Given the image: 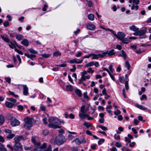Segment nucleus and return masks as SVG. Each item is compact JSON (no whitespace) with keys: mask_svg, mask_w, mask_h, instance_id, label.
<instances>
[{"mask_svg":"<svg viewBox=\"0 0 151 151\" xmlns=\"http://www.w3.org/2000/svg\"><path fill=\"white\" fill-rule=\"evenodd\" d=\"M4 122V118L3 115H0V125L3 124Z\"/></svg>","mask_w":151,"mask_h":151,"instance_id":"25","label":"nucleus"},{"mask_svg":"<svg viewBox=\"0 0 151 151\" xmlns=\"http://www.w3.org/2000/svg\"><path fill=\"white\" fill-rule=\"evenodd\" d=\"M115 36L119 40H123L125 36V34L123 32H119L117 33V35L115 34Z\"/></svg>","mask_w":151,"mask_h":151,"instance_id":"7","label":"nucleus"},{"mask_svg":"<svg viewBox=\"0 0 151 151\" xmlns=\"http://www.w3.org/2000/svg\"><path fill=\"white\" fill-rule=\"evenodd\" d=\"M118 130L119 131H118L116 132V133L117 134H120L121 133V132H122L124 130L123 128L122 127H118Z\"/></svg>","mask_w":151,"mask_h":151,"instance_id":"31","label":"nucleus"},{"mask_svg":"<svg viewBox=\"0 0 151 151\" xmlns=\"http://www.w3.org/2000/svg\"><path fill=\"white\" fill-rule=\"evenodd\" d=\"M4 132L6 133H8L9 134L11 133V131L9 129H6L4 130Z\"/></svg>","mask_w":151,"mask_h":151,"instance_id":"59","label":"nucleus"},{"mask_svg":"<svg viewBox=\"0 0 151 151\" xmlns=\"http://www.w3.org/2000/svg\"><path fill=\"white\" fill-rule=\"evenodd\" d=\"M135 143L133 142L129 144V146L130 147H133L135 146Z\"/></svg>","mask_w":151,"mask_h":151,"instance_id":"61","label":"nucleus"},{"mask_svg":"<svg viewBox=\"0 0 151 151\" xmlns=\"http://www.w3.org/2000/svg\"><path fill=\"white\" fill-rule=\"evenodd\" d=\"M114 49H112L109 51H107L106 52H103V53H105V56L106 54H108L109 56H111L114 55L115 54V53L114 52Z\"/></svg>","mask_w":151,"mask_h":151,"instance_id":"15","label":"nucleus"},{"mask_svg":"<svg viewBox=\"0 0 151 151\" xmlns=\"http://www.w3.org/2000/svg\"><path fill=\"white\" fill-rule=\"evenodd\" d=\"M104 142V139H100L98 142V144L99 145L102 144Z\"/></svg>","mask_w":151,"mask_h":151,"instance_id":"49","label":"nucleus"},{"mask_svg":"<svg viewBox=\"0 0 151 151\" xmlns=\"http://www.w3.org/2000/svg\"><path fill=\"white\" fill-rule=\"evenodd\" d=\"M5 104L7 107L10 108H12L14 105V103L8 101H6Z\"/></svg>","mask_w":151,"mask_h":151,"instance_id":"17","label":"nucleus"},{"mask_svg":"<svg viewBox=\"0 0 151 151\" xmlns=\"http://www.w3.org/2000/svg\"><path fill=\"white\" fill-rule=\"evenodd\" d=\"M22 44L25 46H28L29 45V42L26 39H24L21 42Z\"/></svg>","mask_w":151,"mask_h":151,"instance_id":"19","label":"nucleus"},{"mask_svg":"<svg viewBox=\"0 0 151 151\" xmlns=\"http://www.w3.org/2000/svg\"><path fill=\"white\" fill-rule=\"evenodd\" d=\"M14 134L10 133L6 136V138L8 139H11L14 137Z\"/></svg>","mask_w":151,"mask_h":151,"instance_id":"36","label":"nucleus"},{"mask_svg":"<svg viewBox=\"0 0 151 151\" xmlns=\"http://www.w3.org/2000/svg\"><path fill=\"white\" fill-rule=\"evenodd\" d=\"M83 60V58L81 59V60H79L77 58H75L72 60H69V63L71 64L76 63V64H80L82 63Z\"/></svg>","mask_w":151,"mask_h":151,"instance_id":"10","label":"nucleus"},{"mask_svg":"<svg viewBox=\"0 0 151 151\" xmlns=\"http://www.w3.org/2000/svg\"><path fill=\"white\" fill-rule=\"evenodd\" d=\"M35 137H32L31 138L32 141L35 145V147L37 146H39L40 145V142H37L36 141Z\"/></svg>","mask_w":151,"mask_h":151,"instance_id":"12","label":"nucleus"},{"mask_svg":"<svg viewBox=\"0 0 151 151\" xmlns=\"http://www.w3.org/2000/svg\"><path fill=\"white\" fill-rule=\"evenodd\" d=\"M0 37L5 42L7 43L10 42V40L8 37H4L2 35H1Z\"/></svg>","mask_w":151,"mask_h":151,"instance_id":"24","label":"nucleus"},{"mask_svg":"<svg viewBox=\"0 0 151 151\" xmlns=\"http://www.w3.org/2000/svg\"><path fill=\"white\" fill-rule=\"evenodd\" d=\"M94 72V70H92V68H88V70H87V72L88 73H90L91 72V73H93Z\"/></svg>","mask_w":151,"mask_h":151,"instance_id":"58","label":"nucleus"},{"mask_svg":"<svg viewBox=\"0 0 151 151\" xmlns=\"http://www.w3.org/2000/svg\"><path fill=\"white\" fill-rule=\"evenodd\" d=\"M24 55L26 56L28 58L30 59L31 60H33V58L36 57V55H34L28 54L25 53Z\"/></svg>","mask_w":151,"mask_h":151,"instance_id":"21","label":"nucleus"},{"mask_svg":"<svg viewBox=\"0 0 151 151\" xmlns=\"http://www.w3.org/2000/svg\"><path fill=\"white\" fill-rule=\"evenodd\" d=\"M135 106L137 108L143 110H145L147 109V108L144 107L143 106L139 105L138 104H135Z\"/></svg>","mask_w":151,"mask_h":151,"instance_id":"20","label":"nucleus"},{"mask_svg":"<svg viewBox=\"0 0 151 151\" xmlns=\"http://www.w3.org/2000/svg\"><path fill=\"white\" fill-rule=\"evenodd\" d=\"M30 52L32 54H37L38 53L37 51H36L33 49L32 48H31L28 49Z\"/></svg>","mask_w":151,"mask_h":151,"instance_id":"27","label":"nucleus"},{"mask_svg":"<svg viewBox=\"0 0 151 151\" xmlns=\"http://www.w3.org/2000/svg\"><path fill=\"white\" fill-rule=\"evenodd\" d=\"M65 141V139L63 136L58 135L55 138L54 144L60 145L64 143Z\"/></svg>","mask_w":151,"mask_h":151,"instance_id":"2","label":"nucleus"},{"mask_svg":"<svg viewBox=\"0 0 151 151\" xmlns=\"http://www.w3.org/2000/svg\"><path fill=\"white\" fill-rule=\"evenodd\" d=\"M9 94L12 95L13 96L15 97H19V96L15 94L14 92L9 91Z\"/></svg>","mask_w":151,"mask_h":151,"instance_id":"46","label":"nucleus"},{"mask_svg":"<svg viewBox=\"0 0 151 151\" xmlns=\"http://www.w3.org/2000/svg\"><path fill=\"white\" fill-rule=\"evenodd\" d=\"M5 80L8 83H9L11 82V78L9 77H6Z\"/></svg>","mask_w":151,"mask_h":151,"instance_id":"62","label":"nucleus"},{"mask_svg":"<svg viewBox=\"0 0 151 151\" xmlns=\"http://www.w3.org/2000/svg\"><path fill=\"white\" fill-rule=\"evenodd\" d=\"M61 55V53L59 51H55L53 54V56L55 57H58L60 56Z\"/></svg>","mask_w":151,"mask_h":151,"instance_id":"29","label":"nucleus"},{"mask_svg":"<svg viewBox=\"0 0 151 151\" xmlns=\"http://www.w3.org/2000/svg\"><path fill=\"white\" fill-rule=\"evenodd\" d=\"M83 125L86 127L87 128H89L91 127V125L90 124L87 122H85L83 124Z\"/></svg>","mask_w":151,"mask_h":151,"instance_id":"47","label":"nucleus"},{"mask_svg":"<svg viewBox=\"0 0 151 151\" xmlns=\"http://www.w3.org/2000/svg\"><path fill=\"white\" fill-rule=\"evenodd\" d=\"M73 68L70 69V70L72 72H74L76 69V65H73Z\"/></svg>","mask_w":151,"mask_h":151,"instance_id":"55","label":"nucleus"},{"mask_svg":"<svg viewBox=\"0 0 151 151\" xmlns=\"http://www.w3.org/2000/svg\"><path fill=\"white\" fill-rule=\"evenodd\" d=\"M23 138L22 136H16L14 139L15 143H20L19 142Z\"/></svg>","mask_w":151,"mask_h":151,"instance_id":"16","label":"nucleus"},{"mask_svg":"<svg viewBox=\"0 0 151 151\" xmlns=\"http://www.w3.org/2000/svg\"><path fill=\"white\" fill-rule=\"evenodd\" d=\"M129 29L135 32H137L139 29V28L138 27H137L134 25H132L130 27H129Z\"/></svg>","mask_w":151,"mask_h":151,"instance_id":"18","label":"nucleus"},{"mask_svg":"<svg viewBox=\"0 0 151 151\" xmlns=\"http://www.w3.org/2000/svg\"><path fill=\"white\" fill-rule=\"evenodd\" d=\"M114 138L116 140H119L120 139V136L119 135L115 134L114 135Z\"/></svg>","mask_w":151,"mask_h":151,"instance_id":"40","label":"nucleus"},{"mask_svg":"<svg viewBox=\"0 0 151 151\" xmlns=\"http://www.w3.org/2000/svg\"><path fill=\"white\" fill-rule=\"evenodd\" d=\"M66 89L68 91H73V88L71 85H68L66 86Z\"/></svg>","mask_w":151,"mask_h":151,"instance_id":"26","label":"nucleus"},{"mask_svg":"<svg viewBox=\"0 0 151 151\" xmlns=\"http://www.w3.org/2000/svg\"><path fill=\"white\" fill-rule=\"evenodd\" d=\"M23 94L24 95H27L28 93V88L26 85L23 86Z\"/></svg>","mask_w":151,"mask_h":151,"instance_id":"13","label":"nucleus"},{"mask_svg":"<svg viewBox=\"0 0 151 151\" xmlns=\"http://www.w3.org/2000/svg\"><path fill=\"white\" fill-rule=\"evenodd\" d=\"M121 113V111L119 110H117L116 111H115L114 112V114L116 115H118V114H120Z\"/></svg>","mask_w":151,"mask_h":151,"instance_id":"64","label":"nucleus"},{"mask_svg":"<svg viewBox=\"0 0 151 151\" xmlns=\"http://www.w3.org/2000/svg\"><path fill=\"white\" fill-rule=\"evenodd\" d=\"M75 142L78 145H79L81 143V142L80 140V139L78 138H76L75 139Z\"/></svg>","mask_w":151,"mask_h":151,"instance_id":"48","label":"nucleus"},{"mask_svg":"<svg viewBox=\"0 0 151 151\" xmlns=\"http://www.w3.org/2000/svg\"><path fill=\"white\" fill-rule=\"evenodd\" d=\"M115 146L117 147H120L122 146V145L121 143L117 142L115 144Z\"/></svg>","mask_w":151,"mask_h":151,"instance_id":"45","label":"nucleus"},{"mask_svg":"<svg viewBox=\"0 0 151 151\" xmlns=\"http://www.w3.org/2000/svg\"><path fill=\"white\" fill-rule=\"evenodd\" d=\"M86 27L88 29L91 30H93L96 28L95 25L93 24L88 23L86 25Z\"/></svg>","mask_w":151,"mask_h":151,"instance_id":"11","label":"nucleus"},{"mask_svg":"<svg viewBox=\"0 0 151 151\" xmlns=\"http://www.w3.org/2000/svg\"><path fill=\"white\" fill-rule=\"evenodd\" d=\"M118 56L119 57H122L124 59L126 58L127 57V56L125 52L123 50H122L120 52V54H118Z\"/></svg>","mask_w":151,"mask_h":151,"instance_id":"14","label":"nucleus"},{"mask_svg":"<svg viewBox=\"0 0 151 151\" xmlns=\"http://www.w3.org/2000/svg\"><path fill=\"white\" fill-rule=\"evenodd\" d=\"M40 109L43 111H45L46 110V108L45 106H43L41 105L40 106Z\"/></svg>","mask_w":151,"mask_h":151,"instance_id":"54","label":"nucleus"},{"mask_svg":"<svg viewBox=\"0 0 151 151\" xmlns=\"http://www.w3.org/2000/svg\"><path fill=\"white\" fill-rule=\"evenodd\" d=\"M70 149L72 151H78V147H70Z\"/></svg>","mask_w":151,"mask_h":151,"instance_id":"50","label":"nucleus"},{"mask_svg":"<svg viewBox=\"0 0 151 151\" xmlns=\"http://www.w3.org/2000/svg\"><path fill=\"white\" fill-rule=\"evenodd\" d=\"M139 122V121L137 119H134V123L135 125H137L138 124Z\"/></svg>","mask_w":151,"mask_h":151,"instance_id":"57","label":"nucleus"},{"mask_svg":"<svg viewBox=\"0 0 151 151\" xmlns=\"http://www.w3.org/2000/svg\"><path fill=\"white\" fill-rule=\"evenodd\" d=\"M8 100L9 101H10L12 102V103H14V104L17 101V100L16 99L12 98H9Z\"/></svg>","mask_w":151,"mask_h":151,"instance_id":"56","label":"nucleus"},{"mask_svg":"<svg viewBox=\"0 0 151 151\" xmlns=\"http://www.w3.org/2000/svg\"><path fill=\"white\" fill-rule=\"evenodd\" d=\"M127 76V75H126L125 78H124L123 76H121L119 77V81L122 83H123L125 81V79L126 78V76Z\"/></svg>","mask_w":151,"mask_h":151,"instance_id":"33","label":"nucleus"},{"mask_svg":"<svg viewBox=\"0 0 151 151\" xmlns=\"http://www.w3.org/2000/svg\"><path fill=\"white\" fill-rule=\"evenodd\" d=\"M16 38L19 41L22 40L23 38V36L22 35H19L16 36Z\"/></svg>","mask_w":151,"mask_h":151,"instance_id":"30","label":"nucleus"},{"mask_svg":"<svg viewBox=\"0 0 151 151\" xmlns=\"http://www.w3.org/2000/svg\"><path fill=\"white\" fill-rule=\"evenodd\" d=\"M85 106L84 105L82 106L81 107V111L84 113H85L87 111L85 109Z\"/></svg>","mask_w":151,"mask_h":151,"instance_id":"37","label":"nucleus"},{"mask_svg":"<svg viewBox=\"0 0 151 151\" xmlns=\"http://www.w3.org/2000/svg\"><path fill=\"white\" fill-rule=\"evenodd\" d=\"M87 1L88 5L89 7H91L92 5V3L91 1H88V0H86Z\"/></svg>","mask_w":151,"mask_h":151,"instance_id":"41","label":"nucleus"},{"mask_svg":"<svg viewBox=\"0 0 151 151\" xmlns=\"http://www.w3.org/2000/svg\"><path fill=\"white\" fill-rule=\"evenodd\" d=\"M46 146V144L45 143H43L42 146H40V145L39 146L35 147L34 149V151H41L42 149L45 147Z\"/></svg>","mask_w":151,"mask_h":151,"instance_id":"9","label":"nucleus"},{"mask_svg":"<svg viewBox=\"0 0 151 151\" xmlns=\"http://www.w3.org/2000/svg\"><path fill=\"white\" fill-rule=\"evenodd\" d=\"M41 55L43 58H48L50 57V55L49 54L44 53V54H42Z\"/></svg>","mask_w":151,"mask_h":151,"instance_id":"39","label":"nucleus"},{"mask_svg":"<svg viewBox=\"0 0 151 151\" xmlns=\"http://www.w3.org/2000/svg\"><path fill=\"white\" fill-rule=\"evenodd\" d=\"M146 30L145 29L141 30L138 31L139 35L141 38H145L146 37Z\"/></svg>","mask_w":151,"mask_h":151,"instance_id":"8","label":"nucleus"},{"mask_svg":"<svg viewBox=\"0 0 151 151\" xmlns=\"http://www.w3.org/2000/svg\"><path fill=\"white\" fill-rule=\"evenodd\" d=\"M48 121L50 123V124L48 125L49 127L55 128H60V126L56 125L60 124L61 123L58 118L53 117H51L49 119Z\"/></svg>","mask_w":151,"mask_h":151,"instance_id":"1","label":"nucleus"},{"mask_svg":"<svg viewBox=\"0 0 151 151\" xmlns=\"http://www.w3.org/2000/svg\"><path fill=\"white\" fill-rule=\"evenodd\" d=\"M20 122L16 119L12 117L11 119V125L13 127L18 126L20 124Z\"/></svg>","mask_w":151,"mask_h":151,"instance_id":"6","label":"nucleus"},{"mask_svg":"<svg viewBox=\"0 0 151 151\" xmlns=\"http://www.w3.org/2000/svg\"><path fill=\"white\" fill-rule=\"evenodd\" d=\"M138 8L139 6L138 5H137L136 6H135L134 4H132V5L131 7V9L132 10L135 9L136 10H137L138 9Z\"/></svg>","mask_w":151,"mask_h":151,"instance_id":"35","label":"nucleus"},{"mask_svg":"<svg viewBox=\"0 0 151 151\" xmlns=\"http://www.w3.org/2000/svg\"><path fill=\"white\" fill-rule=\"evenodd\" d=\"M44 151H52L51 145H49L48 148Z\"/></svg>","mask_w":151,"mask_h":151,"instance_id":"60","label":"nucleus"},{"mask_svg":"<svg viewBox=\"0 0 151 151\" xmlns=\"http://www.w3.org/2000/svg\"><path fill=\"white\" fill-rule=\"evenodd\" d=\"M122 41L123 43L124 44H127L129 43V40H127L126 38H124L123 39V40H121Z\"/></svg>","mask_w":151,"mask_h":151,"instance_id":"38","label":"nucleus"},{"mask_svg":"<svg viewBox=\"0 0 151 151\" xmlns=\"http://www.w3.org/2000/svg\"><path fill=\"white\" fill-rule=\"evenodd\" d=\"M9 42L10 44H9V45L10 48L14 49L15 47L14 45L12 42L10 41Z\"/></svg>","mask_w":151,"mask_h":151,"instance_id":"42","label":"nucleus"},{"mask_svg":"<svg viewBox=\"0 0 151 151\" xmlns=\"http://www.w3.org/2000/svg\"><path fill=\"white\" fill-rule=\"evenodd\" d=\"M125 86L126 88V89L128 90L129 89V86L128 85V81H127L125 82Z\"/></svg>","mask_w":151,"mask_h":151,"instance_id":"43","label":"nucleus"},{"mask_svg":"<svg viewBox=\"0 0 151 151\" xmlns=\"http://www.w3.org/2000/svg\"><path fill=\"white\" fill-rule=\"evenodd\" d=\"M105 53H102V54H95L92 53V59H98L99 58H102L105 56Z\"/></svg>","mask_w":151,"mask_h":151,"instance_id":"4","label":"nucleus"},{"mask_svg":"<svg viewBox=\"0 0 151 151\" xmlns=\"http://www.w3.org/2000/svg\"><path fill=\"white\" fill-rule=\"evenodd\" d=\"M94 64V62L92 61L91 62H90L86 64V65L85 66L86 67H88L89 66H91L93 65Z\"/></svg>","mask_w":151,"mask_h":151,"instance_id":"32","label":"nucleus"},{"mask_svg":"<svg viewBox=\"0 0 151 151\" xmlns=\"http://www.w3.org/2000/svg\"><path fill=\"white\" fill-rule=\"evenodd\" d=\"M132 2L134 4L136 5H138L139 4V0H133L132 1Z\"/></svg>","mask_w":151,"mask_h":151,"instance_id":"53","label":"nucleus"},{"mask_svg":"<svg viewBox=\"0 0 151 151\" xmlns=\"http://www.w3.org/2000/svg\"><path fill=\"white\" fill-rule=\"evenodd\" d=\"M13 149V151H21L23 150V148L20 143H15Z\"/></svg>","mask_w":151,"mask_h":151,"instance_id":"5","label":"nucleus"},{"mask_svg":"<svg viewBox=\"0 0 151 151\" xmlns=\"http://www.w3.org/2000/svg\"><path fill=\"white\" fill-rule=\"evenodd\" d=\"M79 116L80 118L84 119L86 118L87 116H88V115L82 113H80L79 114Z\"/></svg>","mask_w":151,"mask_h":151,"instance_id":"28","label":"nucleus"},{"mask_svg":"<svg viewBox=\"0 0 151 151\" xmlns=\"http://www.w3.org/2000/svg\"><path fill=\"white\" fill-rule=\"evenodd\" d=\"M82 54V53L80 51H78L76 55V56L77 57H79L81 56Z\"/></svg>","mask_w":151,"mask_h":151,"instance_id":"52","label":"nucleus"},{"mask_svg":"<svg viewBox=\"0 0 151 151\" xmlns=\"http://www.w3.org/2000/svg\"><path fill=\"white\" fill-rule=\"evenodd\" d=\"M144 99H147L146 96L145 94H143L141 96V97L140 98V99L141 100H142Z\"/></svg>","mask_w":151,"mask_h":151,"instance_id":"63","label":"nucleus"},{"mask_svg":"<svg viewBox=\"0 0 151 151\" xmlns=\"http://www.w3.org/2000/svg\"><path fill=\"white\" fill-rule=\"evenodd\" d=\"M88 18L91 21H93L94 19V15L92 14H90L88 15Z\"/></svg>","mask_w":151,"mask_h":151,"instance_id":"23","label":"nucleus"},{"mask_svg":"<svg viewBox=\"0 0 151 151\" xmlns=\"http://www.w3.org/2000/svg\"><path fill=\"white\" fill-rule=\"evenodd\" d=\"M48 134V131L47 130H44L42 132V134L44 135H46Z\"/></svg>","mask_w":151,"mask_h":151,"instance_id":"51","label":"nucleus"},{"mask_svg":"<svg viewBox=\"0 0 151 151\" xmlns=\"http://www.w3.org/2000/svg\"><path fill=\"white\" fill-rule=\"evenodd\" d=\"M75 91L76 95H77L79 97L82 96V93L80 90L77 89L75 90Z\"/></svg>","mask_w":151,"mask_h":151,"instance_id":"22","label":"nucleus"},{"mask_svg":"<svg viewBox=\"0 0 151 151\" xmlns=\"http://www.w3.org/2000/svg\"><path fill=\"white\" fill-rule=\"evenodd\" d=\"M125 66L127 68L128 70H129L130 67V65L128 61H126L125 63Z\"/></svg>","mask_w":151,"mask_h":151,"instance_id":"34","label":"nucleus"},{"mask_svg":"<svg viewBox=\"0 0 151 151\" xmlns=\"http://www.w3.org/2000/svg\"><path fill=\"white\" fill-rule=\"evenodd\" d=\"M99 127L101 128L103 130L106 131L107 130V128L105 126H104L101 125H100L99 126Z\"/></svg>","mask_w":151,"mask_h":151,"instance_id":"44","label":"nucleus"},{"mask_svg":"<svg viewBox=\"0 0 151 151\" xmlns=\"http://www.w3.org/2000/svg\"><path fill=\"white\" fill-rule=\"evenodd\" d=\"M25 124L24 127L27 129H29L32 126V119L27 118L24 119Z\"/></svg>","mask_w":151,"mask_h":151,"instance_id":"3","label":"nucleus"}]
</instances>
